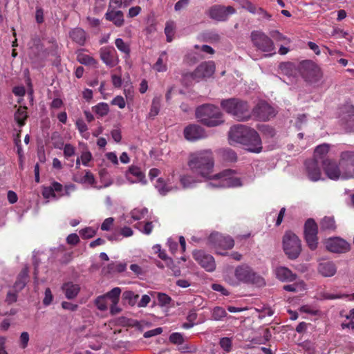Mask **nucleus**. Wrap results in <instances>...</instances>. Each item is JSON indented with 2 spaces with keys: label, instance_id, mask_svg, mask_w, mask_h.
Segmentation results:
<instances>
[{
  "label": "nucleus",
  "instance_id": "24",
  "mask_svg": "<svg viewBox=\"0 0 354 354\" xmlns=\"http://www.w3.org/2000/svg\"><path fill=\"white\" fill-rule=\"evenodd\" d=\"M276 277L283 282H292L296 280L297 275L293 273L289 268L280 266L275 269Z\"/></svg>",
  "mask_w": 354,
  "mask_h": 354
},
{
  "label": "nucleus",
  "instance_id": "1",
  "mask_svg": "<svg viewBox=\"0 0 354 354\" xmlns=\"http://www.w3.org/2000/svg\"><path fill=\"white\" fill-rule=\"evenodd\" d=\"M187 165L192 173L205 180H219L217 184L209 183V186L213 187H239L241 185L240 178L234 177L235 171L232 169H225L212 175L214 158L211 149H204L192 153L189 156Z\"/></svg>",
  "mask_w": 354,
  "mask_h": 354
},
{
  "label": "nucleus",
  "instance_id": "38",
  "mask_svg": "<svg viewBox=\"0 0 354 354\" xmlns=\"http://www.w3.org/2000/svg\"><path fill=\"white\" fill-rule=\"evenodd\" d=\"M77 60L84 65H95L97 63L93 57L84 53H78Z\"/></svg>",
  "mask_w": 354,
  "mask_h": 354
},
{
  "label": "nucleus",
  "instance_id": "18",
  "mask_svg": "<svg viewBox=\"0 0 354 354\" xmlns=\"http://www.w3.org/2000/svg\"><path fill=\"white\" fill-rule=\"evenodd\" d=\"M183 134L185 139L189 141H196L207 136L204 128L196 124L187 126L184 129Z\"/></svg>",
  "mask_w": 354,
  "mask_h": 354
},
{
  "label": "nucleus",
  "instance_id": "47",
  "mask_svg": "<svg viewBox=\"0 0 354 354\" xmlns=\"http://www.w3.org/2000/svg\"><path fill=\"white\" fill-rule=\"evenodd\" d=\"M219 344L221 347L227 353H229L232 350V339L229 337L221 338Z\"/></svg>",
  "mask_w": 354,
  "mask_h": 354
},
{
  "label": "nucleus",
  "instance_id": "46",
  "mask_svg": "<svg viewBox=\"0 0 354 354\" xmlns=\"http://www.w3.org/2000/svg\"><path fill=\"white\" fill-rule=\"evenodd\" d=\"M26 118L27 114L24 110L18 109L15 114V119L20 127L24 125Z\"/></svg>",
  "mask_w": 354,
  "mask_h": 354
},
{
  "label": "nucleus",
  "instance_id": "32",
  "mask_svg": "<svg viewBox=\"0 0 354 354\" xmlns=\"http://www.w3.org/2000/svg\"><path fill=\"white\" fill-rule=\"evenodd\" d=\"M329 149V145L326 143L317 146L315 149L313 159H319V161L322 162V160L326 159L325 156L328 153Z\"/></svg>",
  "mask_w": 354,
  "mask_h": 354
},
{
  "label": "nucleus",
  "instance_id": "15",
  "mask_svg": "<svg viewBox=\"0 0 354 354\" xmlns=\"http://www.w3.org/2000/svg\"><path fill=\"white\" fill-rule=\"evenodd\" d=\"M326 249L334 253H344L350 250L351 245L340 237H333L326 241Z\"/></svg>",
  "mask_w": 354,
  "mask_h": 354
},
{
  "label": "nucleus",
  "instance_id": "64",
  "mask_svg": "<svg viewBox=\"0 0 354 354\" xmlns=\"http://www.w3.org/2000/svg\"><path fill=\"white\" fill-rule=\"evenodd\" d=\"M75 125L79 131L82 133L88 130L87 125L82 119H78L76 121Z\"/></svg>",
  "mask_w": 354,
  "mask_h": 354
},
{
  "label": "nucleus",
  "instance_id": "21",
  "mask_svg": "<svg viewBox=\"0 0 354 354\" xmlns=\"http://www.w3.org/2000/svg\"><path fill=\"white\" fill-rule=\"evenodd\" d=\"M215 71V65L213 62H203L194 70V75L200 81L204 78L211 77Z\"/></svg>",
  "mask_w": 354,
  "mask_h": 354
},
{
  "label": "nucleus",
  "instance_id": "8",
  "mask_svg": "<svg viewBox=\"0 0 354 354\" xmlns=\"http://www.w3.org/2000/svg\"><path fill=\"white\" fill-rule=\"evenodd\" d=\"M339 165L343 178H354V151H342L340 155Z\"/></svg>",
  "mask_w": 354,
  "mask_h": 354
},
{
  "label": "nucleus",
  "instance_id": "17",
  "mask_svg": "<svg viewBox=\"0 0 354 354\" xmlns=\"http://www.w3.org/2000/svg\"><path fill=\"white\" fill-rule=\"evenodd\" d=\"M322 162L319 159H309L305 161L306 171L308 178L313 182L322 180V171L320 169Z\"/></svg>",
  "mask_w": 354,
  "mask_h": 354
},
{
  "label": "nucleus",
  "instance_id": "63",
  "mask_svg": "<svg viewBox=\"0 0 354 354\" xmlns=\"http://www.w3.org/2000/svg\"><path fill=\"white\" fill-rule=\"evenodd\" d=\"M42 195L45 198H49L50 197H55V194L50 186L43 187Z\"/></svg>",
  "mask_w": 354,
  "mask_h": 354
},
{
  "label": "nucleus",
  "instance_id": "10",
  "mask_svg": "<svg viewBox=\"0 0 354 354\" xmlns=\"http://www.w3.org/2000/svg\"><path fill=\"white\" fill-rule=\"evenodd\" d=\"M235 12L236 10L232 6H224L216 4L211 6L205 13L213 20L225 21L227 20L230 15H233Z\"/></svg>",
  "mask_w": 354,
  "mask_h": 354
},
{
  "label": "nucleus",
  "instance_id": "16",
  "mask_svg": "<svg viewBox=\"0 0 354 354\" xmlns=\"http://www.w3.org/2000/svg\"><path fill=\"white\" fill-rule=\"evenodd\" d=\"M250 129L251 127L243 124L233 125L228 132L229 140L241 145Z\"/></svg>",
  "mask_w": 354,
  "mask_h": 354
},
{
  "label": "nucleus",
  "instance_id": "54",
  "mask_svg": "<svg viewBox=\"0 0 354 354\" xmlns=\"http://www.w3.org/2000/svg\"><path fill=\"white\" fill-rule=\"evenodd\" d=\"M19 292H16L15 290L14 291H8L6 295V301L8 304H13L17 301V293Z\"/></svg>",
  "mask_w": 354,
  "mask_h": 354
},
{
  "label": "nucleus",
  "instance_id": "48",
  "mask_svg": "<svg viewBox=\"0 0 354 354\" xmlns=\"http://www.w3.org/2000/svg\"><path fill=\"white\" fill-rule=\"evenodd\" d=\"M120 293L121 289L118 287H115L108 292L104 296L111 299L112 301H119Z\"/></svg>",
  "mask_w": 354,
  "mask_h": 354
},
{
  "label": "nucleus",
  "instance_id": "44",
  "mask_svg": "<svg viewBox=\"0 0 354 354\" xmlns=\"http://www.w3.org/2000/svg\"><path fill=\"white\" fill-rule=\"evenodd\" d=\"M344 109L346 111V114H343L342 115V120H344L346 122L354 121V107H353V106H351V105L346 106L344 107Z\"/></svg>",
  "mask_w": 354,
  "mask_h": 354
},
{
  "label": "nucleus",
  "instance_id": "6",
  "mask_svg": "<svg viewBox=\"0 0 354 354\" xmlns=\"http://www.w3.org/2000/svg\"><path fill=\"white\" fill-rule=\"evenodd\" d=\"M301 77L310 83L319 82L323 76L320 68L312 60H303L298 68Z\"/></svg>",
  "mask_w": 354,
  "mask_h": 354
},
{
  "label": "nucleus",
  "instance_id": "11",
  "mask_svg": "<svg viewBox=\"0 0 354 354\" xmlns=\"http://www.w3.org/2000/svg\"><path fill=\"white\" fill-rule=\"evenodd\" d=\"M248 134L244 139L245 140L241 143L245 149L256 153L261 152L263 149L262 141L259 133L251 128Z\"/></svg>",
  "mask_w": 354,
  "mask_h": 354
},
{
  "label": "nucleus",
  "instance_id": "43",
  "mask_svg": "<svg viewBox=\"0 0 354 354\" xmlns=\"http://www.w3.org/2000/svg\"><path fill=\"white\" fill-rule=\"evenodd\" d=\"M175 24L173 21L167 22L165 28V34L167 37V41L171 42L174 34Z\"/></svg>",
  "mask_w": 354,
  "mask_h": 354
},
{
  "label": "nucleus",
  "instance_id": "26",
  "mask_svg": "<svg viewBox=\"0 0 354 354\" xmlns=\"http://www.w3.org/2000/svg\"><path fill=\"white\" fill-rule=\"evenodd\" d=\"M71 39L80 46H84L86 39V32L80 28H75L69 32Z\"/></svg>",
  "mask_w": 354,
  "mask_h": 354
},
{
  "label": "nucleus",
  "instance_id": "53",
  "mask_svg": "<svg viewBox=\"0 0 354 354\" xmlns=\"http://www.w3.org/2000/svg\"><path fill=\"white\" fill-rule=\"evenodd\" d=\"M270 36L276 41H284V40H287L288 42L289 43L290 42V39H288L286 36H284L283 35H282L281 32H279L278 30H272L270 32Z\"/></svg>",
  "mask_w": 354,
  "mask_h": 354
},
{
  "label": "nucleus",
  "instance_id": "27",
  "mask_svg": "<svg viewBox=\"0 0 354 354\" xmlns=\"http://www.w3.org/2000/svg\"><path fill=\"white\" fill-rule=\"evenodd\" d=\"M105 19L109 21H112L116 26L121 27L124 24L123 12L118 11H109L105 14Z\"/></svg>",
  "mask_w": 354,
  "mask_h": 354
},
{
  "label": "nucleus",
  "instance_id": "52",
  "mask_svg": "<svg viewBox=\"0 0 354 354\" xmlns=\"http://www.w3.org/2000/svg\"><path fill=\"white\" fill-rule=\"evenodd\" d=\"M158 301L159 305L165 306L170 304L171 298L165 293L159 292L158 294Z\"/></svg>",
  "mask_w": 354,
  "mask_h": 354
},
{
  "label": "nucleus",
  "instance_id": "33",
  "mask_svg": "<svg viewBox=\"0 0 354 354\" xmlns=\"http://www.w3.org/2000/svg\"><path fill=\"white\" fill-rule=\"evenodd\" d=\"M73 180L78 183H88L91 185H93L95 183V177L89 170L86 171V174L84 176H74Z\"/></svg>",
  "mask_w": 354,
  "mask_h": 354
},
{
  "label": "nucleus",
  "instance_id": "55",
  "mask_svg": "<svg viewBox=\"0 0 354 354\" xmlns=\"http://www.w3.org/2000/svg\"><path fill=\"white\" fill-rule=\"evenodd\" d=\"M111 104L116 105L119 108L123 109L125 107L126 103L123 97L118 95L112 100Z\"/></svg>",
  "mask_w": 354,
  "mask_h": 354
},
{
  "label": "nucleus",
  "instance_id": "37",
  "mask_svg": "<svg viewBox=\"0 0 354 354\" xmlns=\"http://www.w3.org/2000/svg\"><path fill=\"white\" fill-rule=\"evenodd\" d=\"M139 295L138 294H135L131 290L124 291L122 294V299L125 301H127L128 304L131 306L136 304Z\"/></svg>",
  "mask_w": 354,
  "mask_h": 354
},
{
  "label": "nucleus",
  "instance_id": "7",
  "mask_svg": "<svg viewBox=\"0 0 354 354\" xmlns=\"http://www.w3.org/2000/svg\"><path fill=\"white\" fill-rule=\"evenodd\" d=\"M250 37L252 44L259 50L264 53H271L274 50L272 40L262 31L253 30Z\"/></svg>",
  "mask_w": 354,
  "mask_h": 354
},
{
  "label": "nucleus",
  "instance_id": "58",
  "mask_svg": "<svg viewBox=\"0 0 354 354\" xmlns=\"http://www.w3.org/2000/svg\"><path fill=\"white\" fill-rule=\"evenodd\" d=\"M29 342V334L28 332H22L20 335V344L22 348H26Z\"/></svg>",
  "mask_w": 354,
  "mask_h": 354
},
{
  "label": "nucleus",
  "instance_id": "35",
  "mask_svg": "<svg viewBox=\"0 0 354 354\" xmlns=\"http://www.w3.org/2000/svg\"><path fill=\"white\" fill-rule=\"evenodd\" d=\"M221 156L224 161L234 162L237 160L236 153L232 149H224L221 151Z\"/></svg>",
  "mask_w": 354,
  "mask_h": 354
},
{
  "label": "nucleus",
  "instance_id": "20",
  "mask_svg": "<svg viewBox=\"0 0 354 354\" xmlns=\"http://www.w3.org/2000/svg\"><path fill=\"white\" fill-rule=\"evenodd\" d=\"M322 165L328 178L334 180L339 178L342 174L341 169L339 165H338L335 160L326 158L322 160Z\"/></svg>",
  "mask_w": 354,
  "mask_h": 354
},
{
  "label": "nucleus",
  "instance_id": "62",
  "mask_svg": "<svg viewBox=\"0 0 354 354\" xmlns=\"http://www.w3.org/2000/svg\"><path fill=\"white\" fill-rule=\"evenodd\" d=\"M75 154V147L71 144H66L64 148V155L68 158Z\"/></svg>",
  "mask_w": 354,
  "mask_h": 354
},
{
  "label": "nucleus",
  "instance_id": "56",
  "mask_svg": "<svg viewBox=\"0 0 354 354\" xmlns=\"http://www.w3.org/2000/svg\"><path fill=\"white\" fill-rule=\"evenodd\" d=\"M211 287L213 290L220 292L223 295L227 296L230 295L229 291L219 283H212Z\"/></svg>",
  "mask_w": 354,
  "mask_h": 354
},
{
  "label": "nucleus",
  "instance_id": "14",
  "mask_svg": "<svg viewBox=\"0 0 354 354\" xmlns=\"http://www.w3.org/2000/svg\"><path fill=\"white\" fill-rule=\"evenodd\" d=\"M252 113L257 120L267 121L275 115L274 109L265 102L257 104L252 110Z\"/></svg>",
  "mask_w": 354,
  "mask_h": 354
},
{
  "label": "nucleus",
  "instance_id": "2",
  "mask_svg": "<svg viewBox=\"0 0 354 354\" xmlns=\"http://www.w3.org/2000/svg\"><path fill=\"white\" fill-rule=\"evenodd\" d=\"M195 115L198 122L207 127H215L224 123L223 114L220 109L212 104L197 107Z\"/></svg>",
  "mask_w": 354,
  "mask_h": 354
},
{
  "label": "nucleus",
  "instance_id": "39",
  "mask_svg": "<svg viewBox=\"0 0 354 354\" xmlns=\"http://www.w3.org/2000/svg\"><path fill=\"white\" fill-rule=\"evenodd\" d=\"M115 44L120 51L124 53L127 57H129L131 53L130 46L122 39L117 38L115 41Z\"/></svg>",
  "mask_w": 354,
  "mask_h": 354
},
{
  "label": "nucleus",
  "instance_id": "12",
  "mask_svg": "<svg viewBox=\"0 0 354 354\" xmlns=\"http://www.w3.org/2000/svg\"><path fill=\"white\" fill-rule=\"evenodd\" d=\"M208 244L214 248L223 250L232 249L234 245V241L229 236H224L218 232L212 233L207 239Z\"/></svg>",
  "mask_w": 354,
  "mask_h": 354
},
{
  "label": "nucleus",
  "instance_id": "49",
  "mask_svg": "<svg viewBox=\"0 0 354 354\" xmlns=\"http://www.w3.org/2000/svg\"><path fill=\"white\" fill-rule=\"evenodd\" d=\"M80 234L83 239H88L93 237L96 234V230L91 227H85L80 231Z\"/></svg>",
  "mask_w": 354,
  "mask_h": 354
},
{
  "label": "nucleus",
  "instance_id": "42",
  "mask_svg": "<svg viewBox=\"0 0 354 354\" xmlns=\"http://www.w3.org/2000/svg\"><path fill=\"white\" fill-rule=\"evenodd\" d=\"M180 182L183 188L192 187L197 183L192 176L187 175L180 176Z\"/></svg>",
  "mask_w": 354,
  "mask_h": 354
},
{
  "label": "nucleus",
  "instance_id": "36",
  "mask_svg": "<svg viewBox=\"0 0 354 354\" xmlns=\"http://www.w3.org/2000/svg\"><path fill=\"white\" fill-rule=\"evenodd\" d=\"M93 111L101 117L106 115L109 112V106L105 102H100L92 107Z\"/></svg>",
  "mask_w": 354,
  "mask_h": 354
},
{
  "label": "nucleus",
  "instance_id": "34",
  "mask_svg": "<svg viewBox=\"0 0 354 354\" xmlns=\"http://www.w3.org/2000/svg\"><path fill=\"white\" fill-rule=\"evenodd\" d=\"M257 129L266 138H273L276 135L275 129L268 124L258 125Z\"/></svg>",
  "mask_w": 354,
  "mask_h": 354
},
{
  "label": "nucleus",
  "instance_id": "28",
  "mask_svg": "<svg viewBox=\"0 0 354 354\" xmlns=\"http://www.w3.org/2000/svg\"><path fill=\"white\" fill-rule=\"evenodd\" d=\"M62 290L64 291L65 296L68 299H73L78 295L80 288L77 284L68 282L62 286Z\"/></svg>",
  "mask_w": 354,
  "mask_h": 354
},
{
  "label": "nucleus",
  "instance_id": "5",
  "mask_svg": "<svg viewBox=\"0 0 354 354\" xmlns=\"http://www.w3.org/2000/svg\"><path fill=\"white\" fill-rule=\"evenodd\" d=\"M283 249L289 259H297L301 252L300 239L291 231L286 232L283 236Z\"/></svg>",
  "mask_w": 354,
  "mask_h": 354
},
{
  "label": "nucleus",
  "instance_id": "9",
  "mask_svg": "<svg viewBox=\"0 0 354 354\" xmlns=\"http://www.w3.org/2000/svg\"><path fill=\"white\" fill-rule=\"evenodd\" d=\"M318 226L313 218H308L304 224V238L311 250H315L318 244Z\"/></svg>",
  "mask_w": 354,
  "mask_h": 354
},
{
  "label": "nucleus",
  "instance_id": "25",
  "mask_svg": "<svg viewBox=\"0 0 354 354\" xmlns=\"http://www.w3.org/2000/svg\"><path fill=\"white\" fill-rule=\"evenodd\" d=\"M28 272H29L28 267L27 266H26L24 268H22V270L20 271V272L17 275L16 281L15 282V283L13 285V289L16 292H20L26 286L27 283L29 281Z\"/></svg>",
  "mask_w": 354,
  "mask_h": 354
},
{
  "label": "nucleus",
  "instance_id": "50",
  "mask_svg": "<svg viewBox=\"0 0 354 354\" xmlns=\"http://www.w3.org/2000/svg\"><path fill=\"white\" fill-rule=\"evenodd\" d=\"M169 339L174 344H182L184 342L183 336L180 333H173L170 335Z\"/></svg>",
  "mask_w": 354,
  "mask_h": 354
},
{
  "label": "nucleus",
  "instance_id": "40",
  "mask_svg": "<svg viewBox=\"0 0 354 354\" xmlns=\"http://www.w3.org/2000/svg\"><path fill=\"white\" fill-rule=\"evenodd\" d=\"M160 99L159 97H154L152 100L150 112L149 115L150 118H153L156 116L160 111Z\"/></svg>",
  "mask_w": 354,
  "mask_h": 354
},
{
  "label": "nucleus",
  "instance_id": "13",
  "mask_svg": "<svg viewBox=\"0 0 354 354\" xmlns=\"http://www.w3.org/2000/svg\"><path fill=\"white\" fill-rule=\"evenodd\" d=\"M193 257L206 271L213 272L216 269V263L214 257L203 250L194 251Z\"/></svg>",
  "mask_w": 354,
  "mask_h": 354
},
{
  "label": "nucleus",
  "instance_id": "45",
  "mask_svg": "<svg viewBox=\"0 0 354 354\" xmlns=\"http://www.w3.org/2000/svg\"><path fill=\"white\" fill-rule=\"evenodd\" d=\"M212 316L214 320L218 321L226 317L227 313L223 308L216 306L213 309Z\"/></svg>",
  "mask_w": 354,
  "mask_h": 354
},
{
  "label": "nucleus",
  "instance_id": "61",
  "mask_svg": "<svg viewBox=\"0 0 354 354\" xmlns=\"http://www.w3.org/2000/svg\"><path fill=\"white\" fill-rule=\"evenodd\" d=\"M114 221L113 218L109 217L106 218L101 225V230L103 231H109Z\"/></svg>",
  "mask_w": 354,
  "mask_h": 354
},
{
  "label": "nucleus",
  "instance_id": "22",
  "mask_svg": "<svg viewBox=\"0 0 354 354\" xmlns=\"http://www.w3.org/2000/svg\"><path fill=\"white\" fill-rule=\"evenodd\" d=\"M125 176L127 180L131 183L141 182L145 184L147 182L145 174L141 171L140 168L137 166H130L125 173Z\"/></svg>",
  "mask_w": 354,
  "mask_h": 354
},
{
  "label": "nucleus",
  "instance_id": "23",
  "mask_svg": "<svg viewBox=\"0 0 354 354\" xmlns=\"http://www.w3.org/2000/svg\"><path fill=\"white\" fill-rule=\"evenodd\" d=\"M317 270L322 277H330L335 274L337 268L333 261H323L319 263Z\"/></svg>",
  "mask_w": 354,
  "mask_h": 354
},
{
  "label": "nucleus",
  "instance_id": "30",
  "mask_svg": "<svg viewBox=\"0 0 354 354\" xmlns=\"http://www.w3.org/2000/svg\"><path fill=\"white\" fill-rule=\"evenodd\" d=\"M279 68L282 74L288 77H293L297 73L295 65L290 62L281 63L279 66Z\"/></svg>",
  "mask_w": 354,
  "mask_h": 354
},
{
  "label": "nucleus",
  "instance_id": "41",
  "mask_svg": "<svg viewBox=\"0 0 354 354\" xmlns=\"http://www.w3.org/2000/svg\"><path fill=\"white\" fill-rule=\"evenodd\" d=\"M155 187L160 194L162 196L166 195L169 191H171V188L166 185L165 180L162 178H158Z\"/></svg>",
  "mask_w": 354,
  "mask_h": 354
},
{
  "label": "nucleus",
  "instance_id": "19",
  "mask_svg": "<svg viewBox=\"0 0 354 354\" xmlns=\"http://www.w3.org/2000/svg\"><path fill=\"white\" fill-rule=\"evenodd\" d=\"M100 57L101 60L109 67L115 66L119 59L116 51L113 46H104L100 49Z\"/></svg>",
  "mask_w": 354,
  "mask_h": 354
},
{
  "label": "nucleus",
  "instance_id": "3",
  "mask_svg": "<svg viewBox=\"0 0 354 354\" xmlns=\"http://www.w3.org/2000/svg\"><path fill=\"white\" fill-rule=\"evenodd\" d=\"M221 108L238 121H248L251 118L248 102L236 97L222 100Z\"/></svg>",
  "mask_w": 354,
  "mask_h": 354
},
{
  "label": "nucleus",
  "instance_id": "4",
  "mask_svg": "<svg viewBox=\"0 0 354 354\" xmlns=\"http://www.w3.org/2000/svg\"><path fill=\"white\" fill-rule=\"evenodd\" d=\"M234 276L240 283L253 285L259 288L266 286L264 278L247 264L238 266L235 268Z\"/></svg>",
  "mask_w": 354,
  "mask_h": 354
},
{
  "label": "nucleus",
  "instance_id": "59",
  "mask_svg": "<svg viewBox=\"0 0 354 354\" xmlns=\"http://www.w3.org/2000/svg\"><path fill=\"white\" fill-rule=\"evenodd\" d=\"M162 333V328L161 327L156 328L145 332L143 335L144 337L149 338L157 335H160Z\"/></svg>",
  "mask_w": 354,
  "mask_h": 354
},
{
  "label": "nucleus",
  "instance_id": "51",
  "mask_svg": "<svg viewBox=\"0 0 354 354\" xmlns=\"http://www.w3.org/2000/svg\"><path fill=\"white\" fill-rule=\"evenodd\" d=\"M105 298L106 297L104 295H101L97 297L95 300V306L99 310L102 311H104L107 309V305Z\"/></svg>",
  "mask_w": 354,
  "mask_h": 354
},
{
  "label": "nucleus",
  "instance_id": "57",
  "mask_svg": "<svg viewBox=\"0 0 354 354\" xmlns=\"http://www.w3.org/2000/svg\"><path fill=\"white\" fill-rule=\"evenodd\" d=\"M53 296L52 295L51 290L49 288H47L45 290V297L43 299V304L44 306H48L51 304L53 301Z\"/></svg>",
  "mask_w": 354,
  "mask_h": 354
},
{
  "label": "nucleus",
  "instance_id": "60",
  "mask_svg": "<svg viewBox=\"0 0 354 354\" xmlns=\"http://www.w3.org/2000/svg\"><path fill=\"white\" fill-rule=\"evenodd\" d=\"M66 242L68 244L75 245L80 242V238L77 234L73 233L67 236Z\"/></svg>",
  "mask_w": 354,
  "mask_h": 354
},
{
  "label": "nucleus",
  "instance_id": "29",
  "mask_svg": "<svg viewBox=\"0 0 354 354\" xmlns=\"http://www.w3.org/2000/svg\"><path fill=\"white\" fill-rule=\"evenodd\" d=\"M321 231H335L336 223L333 216H324L319 222Z\"/></svg>",
  "mask_w": 354,
  "mask_h": 354
},
{
  "label": "nucleus",
  "instance_id": "31",
  "mask_svg": "<svg viewBox=\"0 0 354 354\" xmlns=\"http://www.w3.org/2000/svg\"><path fill=\"white\" fill-rule=\"evenodd\" d=\"M194 82H199L196 75H194V71L193 72H183L181 74L180 83L185 87H189L193 84Z\"/></svg>",
  "mask_w": 354,
  "mask_h": 354
}]
</instances>
